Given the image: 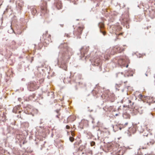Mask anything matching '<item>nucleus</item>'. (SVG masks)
Wrapping results in <instances>:
<instances>
[{
    "instance_id": "obj_32",
    "label": "nucleus",
    "mask_w": 155,
    "mask_h": 155,
    "mask_svg": "<svg viewBox=\"0 0 155 155\" xmlns=\"http://www.w3.org/2000/svg\"><path fill=\"white\" fill-rule=\"evenodd\" d=\"M71 134L73 136H74V134L72 132H71Z\"/></svg>"
},
{
    "instance_id": "obj_9",
    "label": "nucleus",
    "mask_w": 155,
    "mask_h": 155,
    "mask_svg": "<svg viewBox=\"0 0 155 155\" xmlns=\"http://www.w3.org/2000/svg\"><path fill=\"white\" fill-rule=\"evenodd\" d=\"M89 47H83L81 49V51L84 54H86L89 51Z\"/></svg>"
},
{
    "instance_id": "obj_1",
    "label": "nucleus",
    "mask_w": 155,
    "mask_h": 155,
    "mask_svg": "<svg viewBox=\"0 0 155 155\" xmlns=\"http://www.w3.org/2000/svg\"><path fill=\"white\" fill-rule=\"evenodd\" d=\"M118 63L121 67H126L127 68L128 64L130 63V60L128 57L124 56L118 60Z\"/></svg>"
},
{
    "instance_id": "obj_6",
    "label": "nucleus",
    "mask_w": 155,
    "mask_h": 155,
    "mask_svg": "<svg viewBox=\"0 0 155 155\" xmlns=\"http://www.w3.org/2000/svg\"><path fill=\"white\" fill-rule=\"evenodd\" d=\"M99 26L100 28V31L104 35H105L106 34V32L105 31H103L102 28L104 27V24L103 23H100L99 24Z\"/></svg>"
},
{
    "instance_id": "obj_14",
    "label": "nucleus",
    "mask_w": 155,
    "mask_h": 155,
    "mask_svg": "<svg viewBox=\"0 0 155 155\" xmlns=\"http://www.w3.org/2000/svg\"><path fill=\"white\" fill-rule=\"evenodd\" d=\"M55 5L56 8L59 9L61 8L62 7V5L61 2L60 1H58L55 2Z\"/></svg>"
},
{
    "instance_id": "obj_15",
    "label": "nucleus",
    "mask_w": 155,
    "mask_h": 155,
    "mask_svg": "<svg viewBox=\"0 0 155 155\" xmlns=\"http://www.w3.org/2000/svg\"><path fill=\"white\" fill-rule=\"evenodd\" d=\"M123 117L126 119H129L130 117V115L127 113H125L123 114Z\"/></svg>"
},
{
    "instance_id": "obj_28",
    "label": "nucleus",
    "mask_w": 155,
    "mask_h": 155,
    "mask_svg": "<svg viewBox=\"0 0 155 155\" xmlns=\"http://www.w3.org/2000/svg\"><path fill=\"white\" fill-rule=\"evenodd\" d=\"M104 58L106 59H108L109 58L108 57H107V56H105Z\"/></svg>"
},
{
    "instance_id": "obj_11",
    "label": "nucleus",
    "mask_w": 155,
    "mask_h": 155,
    "mask_svg": "<svg viewBox=\"0 0 155 155\" xmlns=\"http://www.w3.org/2000/svg\"><path fill=\"white\" fill-rule=\"evenodd\" d=\"M101 60L99 58H94V64L96 66H98L100 63Z\"/></svg>"
},
{
    "instance_id": "obj_21",
    "label": "nucleus",
    "mask_w": 155,
    "mask_h": 155,
    "mask_svg": "<svg viewBox=\"0 0 155 155\" xmlns=\"http://www.w3.org/2000/svg\"><path fill=\"white\" fill-rule=\"evenodd\" d=\"M95 145V142L94 141H92L91 143V146H93Z\"/></svg>"
},
{
    "instance_id": "obj_24",
    "label": "nucleus",
    "mask_w": 155,
    "mask_h": 155,
    "mask_svg": "<svg viewBox=\"0 0 155 155\" xmlns=\"http://www.w3.org/2000/svg\"><path fill=\"white\" fill-rule=\"evenodd\" d=\"M113 108V107L112 106H110L108 108V110L109 111H110Z\"/></svg>"
},
{
    "instance_id": "obj_3",
    "label": "nucleus",
    "mask_w": 155,
    "mask_h": 155,
    "mask_svg": "<svg viewBox=\"0 0 155 155\" xmlns=\"http://www.w3.org/2000/svg\"><path fill=\"white\" fill-rule=\"evenodd\" d=\"M84 28V27L83 25L79 26L78 28L77 31L74 32V34L77 36L78 38H80L81 37L80 35L81 34Z\"/></svg>"
},
{
    "instance_id": "obj_8",
    "label": "nucleus",
    "mask_w": 155,
    "mask_h": 155,
    "mask_svg": "<svg viewBox=\"0 0 155 155\" xmlns=\"http://www.w3.org/2000/svg\"><path fill=\"white\" fill-rule=\"evenodd\" d=\"M106 53L108 54H109L113 55L115 53H116L115 50H114V48H110L109 49H107Z\"/></svg>"
},
{
    "instance_id": "obj_23",
    "label": "nucleus",
    "mask_w": 155,
    "mask_h": 155,
    "mask_svg": "<svg viewBox=\"0 0 155 155\" xmlns=\"http://www.w3.org/2000/svg\"><path fill=\"white\" fill-rule=\"evenodd\" d=\"M65 36L68 38L70 37V35L68 34H65Z\"/></svg>"
},
{
    "instance_id": "obj_40",
    "label": "nucleus",
    "mask_w": 155,
    "mask_h": 155,
    "mask_svg": "<svg viewBox=\"0 0 155 155\" xmlns=\"http://www.w3.org/2000/svg\"><path fill=\"white\" fill-rule=\"evenodd\" d=\"M99 1H101L102 0H99Z\"/></svg>"
},
{
    "instance_id": "obj_41",
    "label": "nucleus",
    "mask_w": 155,
    "mask_h": 155,
    "mask_svg": "<svg viewBox=\"0 0 155 155\" xmlns=\"http://www.w3.org/2000/svg\"><path fill=\"white\" fill-rule=\"evenodd\" d=\"M49 1H50V0H48Z\"/></svg>"
},
{
    "instance_id": "obj_37",
    "label": "nucleus",
    "mask_w": 155,
    "mask_h": 155,
    "mask_svg": "<svg viewBox=\"0 0 155 155\" xmlns=\"http://www.w3.org/2000/svg\"><path fill=\"white\" fill-rule=\"evenodd\" d=\"M21 111H19V113H21Z\"/></svg>"
},
{
    "instance_id": "obj_17",
    "label": "nucleus",
    "mask_w": 155,
    "mask_h": 155,
    "mask_svg": "<svg viewBox=\"0 0 155 155\" xmlns=\"http://www.w3.org/2000/svg\"><path fill=\"white\" fill-rule=\"evenodd\" d=\"M138 112L141 114L143 113V109L142 107H139L137 109Z\"/></svg>"
},
{
    "instance_id": "obj_10",
    "label": "nucleus",
    "mask_w": 155,
    "mask_h": 155,
    "mask_svg": "<svg viewBox=\"0 0 155 155\" xmlns=\"http://www.w3.org/2000/svg\"><path fill=\"white\" fill-rule=\"evenodd\" d=\"M76 119V117L75 116H71L68 118L67 123H68L69 122H72L74 121Z\"/></svg>"
},
{
    "instance_id": "obj_7",
    "label": "nucleus",
    "mask_w": 155,
    "mask_h": 155,
    "mask_svg": "<svg viewBox=\"0 0 155 155\" xmlns=\"http://www.w3.org/2000/svg\"><path fill=\"white\" fill-rule=\"evenodd\" d=\"M114 50H115L116 52L120 53L124 51V49L123 48H121L118 46H116L114 47Z\"/></svg>"
},
{
    "instance_id": "obj_16",
    "label": "nucleus",
    "mask_w": 155,
    "mask_h": 155,
    "mask_svg": "<svg viewBox=\"0 0 155 155\" xmlns=\"http://www.w3.org/2000/svg\"><path fill=\"white\" fill-rule=\"evenodd\" d=\"M150 132L148 131L147 130H144L143 131V136L147 137L149 134L150 133Z\"/></svg>"
},
{
    "instance_id": "obj_33",
    "label": "nucleus",
    "mask_w": 155,
    "mask_h": 155,
    "mask_svg": "<svg viewBox=\"0 0 155 155\" xmlns=\"http://www.w3.org/2000/svg\"><path fill=\"white\" fill-rule=\"evenodd\" d=\"M122 33H120V34H119V35H122Z\"/></svg>"
},
{
    "instance_id": "obj_39",
    "label": "nucleus",
    "mask_w": 155,
    "mask_h": 155,
    "mask_svg": "<svg viewBox=\"0 0 155 155\" xmlns=\"http://www.w3.org/2000/svg\"><path fill=\"white\" fill-rule=\"evenodd\" d=\"M117 127V126H115V127Z\"/></svg>"
},
{
    "instance_id": "obj_27",
    "label": "nucleus",
    "mask_w": 155,
    "mask_h": 155,
    "mask_svg": "<svg viewBox=\"0 0 155 155\" xmlns=\"http://www.w3.org/2000/svg\"><path fill=\"white\" fill-rule=\"evenodd\" d=\"M18 117H19V118H21V119H23V117H21V114H20V115H18Z\"/></svg>"
},
{
    "instance_id": "obj_36",
    "label": "nucleus",
    "mask_w": 155,
    "mask_h": 155,
    "mask_svg": "<svg viewBox=\"0 0 155 155\" xmlns=\"http://www.w3.org/2000/svg\"><path fill=\"white\" fill-rule=\"evenodd\" d=\"M57 117H58L59 118V117H58V115H57Z\"/></svg>"
},
{
    "instance_id": "obj_4",
    "label": "nucleus",
    "mask_w": 155,
    "mask_h": 155,
    "mask_svg": "<svg viewBox=\"0 0 155 155\" xmlns=\"http://www.w3.org/2000/svg\"><path fill=\"white\" fill-rule=\"evenodd\" d=\"M125 152L124 148H120L117 152L114 151L111 153L112 155H123Z\"/></svg>"
},
{
    "instance_id": "obj_5",
    "label": "nucleus",
    "mask_w": 155,
    "mask_h": 155,
    "mask_svg": "<svg viewBox=\"0 0 155 155\" xmlns=\"http://www.w3.org/2000/svg\"><path fill=\"white\" fill-rule=\"evenodd\" d=\"M28 87L30 89V90L31 91H34L37 89H38L39 87L37 86L36 85L35 82H32L30 83V84L29 85Z\"/></svg>"
},
{
    "instance_id": "obj_26",
    "label": "nucleus",
    "mask_w": 155,
    "mask_h": 155,
    "mask_svg": "<svg viewBox=\"0 0 155 155\" xmlns=\"http://www.w3.org/2000/svg\"><path fill=\"white\" fill-rule=\"evenodd\" d=\"M66 127L67 129H69L70 128V127L69 126L67 125L66 126Z\"/></svg>"
},
{
    "instance_id": "obj_35",
    "label": "nucleus",
    "mask_w": 155,
    "mask_h": 155,
    "mask_svg": "<svg viewBox=\"0 0 155 155\" xmlns=\"http://www.w3.org/2000/svg\"><path fill=\"white\" fill-rule=\"evenodd\" d=\"M140 97H142V96L141 94L140 95Z\"/></svg>"
},
{
    "instance_id": "obj_22",
    "label": "nucleus",
    "mask_w": 155,
    "mask_h": 155,
    "mask_svg": "<svg viewBox=\"0 0 155 155\" xmlns=\"http://www.w3.org/2000/svg\"><path fill=\"white\" fill-rule=\"evenodd\" d=\"M128 125V123L127 122L125 124L123 125V124L122 125V127L124 128L126 126Z\"/></svg>"
},
{
    "instance_id": "obj_18",
    "label": "nucleus",
    "mask_w": 155,
    "mask_h": 155,
    "mask_svg": "<svg viewBox=\"0 0 155 155\" xmlns=\"http://www.w3.org/2000/svg\"><path fill=\"white\" fill-rule=\"evenodd\" d=\"M31 13L34 15H35L37 13V10L35 8H32L31 9Z\"/></svg>"
},
{
    "instance_id": "obj_20",
    "label": "nucleus",
    "mask_w": 155,
    "mask_h": 155,
    "mask_svg": "<svg viewBox=\"0 0 155 155\" xmlns=\"http://www.w3.org/2000/svg\"><path fill=\"white\" fill-rule=\"evenodd\" d=\"M69 140L71 142H73L74 140V138L73 137H70L69 138Z\"/></svg>"
},
{
    "instance_id": "obj_2",
    "label": "nucleus",
    "mask_w": 155,
    "mask_h": 155,
    "mask_svg": "<svg viewBox=\"0 0 155 155\" xmlns=\"http://www.w3.org/2000/svg\"><path fill=\"white\" fill-rule=\"evenodd\" d=\"M44 40V41H43V42L48 44L50 42H51V36L50 35L48 34L47 32H46L45 33L43 34L42 38V40Z\"/></svg>"
},
{
    "instance_id": "obj_30",
    "label": "nucleus",
    "mask_w": 155,
    "mask_h": 155,
    "mask_svg": "<svg viewBox=\"0 0 155 155\" xmlns=\"http://www.w3.org/2000/svg\"><path fill=\"white\" fill-rule=\"evenodd\" d=\"M119 115V114H115V116H118Z\"/></svg>"
},
{
    "instance_id": "obj_31",
    "label": "nucleus",
    "mask_w": 155,
    "mask_h": 155,
    "mask_svg": "<svg viewBox=\"0 0 155 155\" xmlns=\"http://www.w3.org/2000/svg\"><path fill=\"white\" fill-rule=\"evenodd\" d=\"M56 111L57 113L58 114L59 113V110H56Z\"/></svg>"
},
{
    "instance_id": "obj_38",
    "label": "nucleus",
    "mask_w": 155,
    "mask_h": 155,
    "mask_svg": "<svg viewBox=\"0 0 155 155\" xmlns=\"http://www.w3.org/2000/svg\"><path fill=\"white\" fill-rule=\"evenodd\" d=\"M146 76H147V74H146Z\"/></svg>"
},
{
    "instance_id": "obj_34",
    "label": "nucleus",
    "mask_w": 155,
    "mask_h": 155,
    "mask_svg": "<svg viewBox=\"0 0 155 155\" xmlns=\"http://www.w3.org/2000/svg\"><path fill=\"white\" fill-rule=\"evenodd\" d=\"M61 26L62 27H63V25H61Z\"/></svg>"
},
{
    "instance_id": "obj_29",
    "label": "nucleus",
    "mask_w": 155,
    "mask_h": 155,
    "mask_svg": "<svg viewBox=\"0 0 155 155\" xmlns=\"http://www.w3.org/2000/svg\"><path fill=\"white\" fill-rule=\"evenodd\" d=\"M121 126H119V129L120 130H121Z\"/></svg>"
},
{
    "instance_id": "obj_12",
    "label": "nucleus",
    "mask_w": 155,
    "mask_h": 155,
    "mask_svg": "<svg viewBox=\"0 0 155 155\" xmlns=\"http://www.w3.org/2000/svg\"><path fill=\"white\" fill-rule=\"evenodd\" d=\"M41 11L42 13L45 14V13L47 12V9L46 5L45 6H41Z\"/></svg>"
},
{
    "instance_id": "obj_19",
    "label": "nucleus",
    "mask_w": 155,
    "mask_h": 155,
    "mask_svg": "<svg viewBox=\"0 0 155 155\" xmlns=\"http://www.w3.org/2000/svg\"><path fill=\"white\" fill-rule=\"evenodd\" d=\"M147 146L144 147L143 146L141 148H140V149H147L149 148V146L148 145V143H147Z\"/></svg>"
},
{
    "instance_id": "obj_13",
    "label": "nucleus",
    "mask_w": 155,
    "mask_h": 155,
    "mask_svg": "<svg viewBox=\"0 0 155 155\" xmlns=\"http://www.w3.org/2000/svg\"><path fill=\"white\" fill-rule=\"evenodd\" d=\"M127 100L128 104L126 105V107L128 108H132V107L134 104V103H132L131 101L130 100H128V99H127Z\"/></svg>"
},
{
    "instance_id": "obj_25",
    "label": "nucleus",
    "mask_w": 155,
    "mask_h": 155,
    "mask_svg": "<svg viewBox=\"0 0 155 155\" xmlns=\"http://www.w3.org/2000/svg\"><path fill=\"white\" fill-rule=\"evenodd\" d=\"M85 121L84 120H82L80 123V126H81L82 125V124H84V122H85Z\"/></svg>"
}]
</instances>
